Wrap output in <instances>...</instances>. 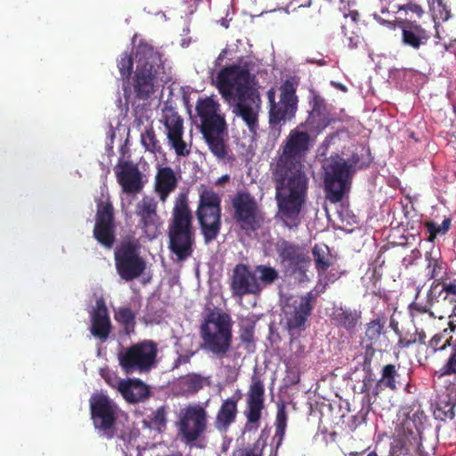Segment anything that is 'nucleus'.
<instances>
[{
  "mask_svg": "<svg viewBox=\"0 0 456 456\" xmlns=\"http://www.w3.org/2000/svg\"><path fill=\"white\" fill-rule=\"evenodd\" d=\"M254 76L247 64H232L224 67L216 77V86L227 102H236L235 112L254 134L256 131V111L254 110L256 89L253 86Z\"/></svg>",
  "mask_w": 456,
  "mask_h": 456,
  "instance_id": "1",
  "label": "nucleus"
},
{
  "mask_svg": "<svg viewBox=\"0 0 456 456\" xmlns=\"http://www.w3.org/2000/svg\"><path fill=\"white\" fill-rule=\"evenodd\" d=\"M274 179L279 216L285 226L296 228L300 223L299 213L308 188L305 171L303 168L276 166Z\"/></svg>",
  "mask_w": 456,
  "mask_h": 456,
  "instance_id": "2",
  "label": "nucleus"
},
{
  "mask_svg": "<svg viewBox=\"0 0 456 456\" xmlns=\"http://www.w3.org/2000/svg\"><path fill=\"white\" fill-rule=\"evenodd\" d=\"M196 112L200 120V133L211 153L219 160H230L229 147L224 142L227 124L220 104L211 97L200 98Z\"/></svg>",
  "mask_w": 456,
  "mask_h": 456,
  "instance_id": "3",
  "label": "nucleus"
},
{
  "mask_svg": "<svg viewBox=\"0 0 456 456\" xmlns=\"http://www.w3.org/2000/svg\"><path fill=\"white\" fill-rule=\"evenodd\" d=\"M194 245L192 214L186 197L182 195L175 200L168 224V248L175 255V262L181 263L192 256Z\"/></svg>",
  "mask_w": 456,
  "mask_h": 456,
  "instance_id": "4",
  "label": "nucleus"
},
{
  "mask_svg": "<svg viewBox=\"0 0 456 456\" xmlns=\"http://www.w3.org/2000/svg\"><path fill=\"white\" fill-rule=\"evenodd\" d=\"M136 69L132 86L135 98L145 101L151 97L158 86V78L163 69L161 55L145 41L135 47Z\"/></svg>",
  "mask_w": 456,
  "mask_h": 456,
  "instance_id": "5",
  "label": "nucleus"
},
{
  "mask_svg": "<svg viewBox=\"0 0 456 456\" xmlns=\"http://www.w3.org/2000/svg\"><path fill=\"white\" fill-rule=\"evenodd\" d=\"M279 102H275V92L271 88L267 92V98L270 103L269 110V131H262L258 137H266L265 149H272L281 135V126L287 121H290L297 110V96L296 95V86L293 82L286 80L281 86Z\"/></svg>",
  "mask_w": 456,
  "mask_h": 456,
  "instance_id": "6",
  "label": "nucleus"
},
{
  "mask_svg": "<svg viewBox=\"0 0 456 456\" xmlns=\"http://www.w3.org/2000/svg\"><path fill=\"white\" fill-rule=\"evenodd\" d=\"M358 162L359 158L356 155L345 159L338 154L331 155L322 161L327 198L331 202L340 201L344 194L348 191Z\"/></svg>",
  "mask_w": 456,
  "mask_h": 456,
  "instance_id": "7",
  "label": "nucleus"
},
{
  "mask_svg": "<svg viewBox=\"0 0 456 456\" xmlns=\"http://www.w3.org/2000/svg\"><path fill=\"white\" fill-rule=\"evenodd\" d=\"M200 337L205 349L224 355L232 343V318L220 309H211L200 325Z\"/></svg>",
  "mask_w": 456,
  "mask_h": 456,
  "instance_id": "8",
  "label": "nucleus"
},
{
  "mask_svg": "<svg viewBox=\"0 0 456 456\" xmlns=\"http://www.w3.org/2000/svg\"><path fill=\"white\" fill-rule=\"evenodd\" d=\"M158 344L144 339L124 348L118 354V364L124 373H149L157 366Z\"/></svg>",
  "mask_w": 456,
  "mask_h": 456,
  "instance_id": "9",
  "label": "nucleus"
},
{
  "mask_svg": "<svg viewBox=\"0 0 456 456\" xmlns=\"http://www.w3.org/2000/svg\"><path fill=\"white\" fill-rule=\"evenodd\" d=\"M221 198L212 189L204 188L200 191L196 216L205 243L215 240L221 229Z\"/></svg>",
  "mask_w": 456,
  "mask_h": 456,
  "instance_id": "10",
  "label": "nucleus"
},
{
  "mask_svg": "<svg viewBox=\"0 0 456 456\" xmlns=\"http://www.w3.org/2000/svg\"><path fill=\"white\" fill-rule=\"evenodd\" d=\"M141 244L136 239L123 240L114 253L118 274L126 281L142 276L147 267L146 261L140 256Z\"/></svg>",
  "mask_w": 456,
  "mask_h": 456,
  "instance_id": "11",
  "label": "nucleus"
},
{
  "mask_svg": "<svg viewBox=\"0 0 456 456\" xmlns=\"http://www.w3.org/2000/svg\"><path fill=\"white\" fill-rule=\"evenodd\" d=\"M90 413L98 434L110 440L117 435L116 422L119 408L108 395L94 394L90 400Z\"/></svg>",
  "mask_w": 456,
  "mask_h": 456,
  "instance_id": "12",
  "label": "nucleus"
},
{
  "mask_svg": "<svg viewBox=\"0 0 456 456\" xmlns=\"http://www.w3.org/2000/svg\"><path fill=\"white\" fill-rule=\"evenodd\" d=\"M314 142L305 130L295 127L285 141L277 166L304 169L303 162Z\"/></svg>",
  "mask_w": 456,
  "mask_h": 456,
  "instance_id": "13",
  "label": "nucleus"
},
{
  "mask_svg": "<svg viewBox=\"0 0 456 456\" xmlns=\"http://www.w3.org/2000/svg\"><path fill=\"white\" fill-rule=\"evenodd\" d=\"M208 413L200 404H190L180 411L178 431L188 444L197 441L207 430Z\"/></svg>",
  "mask_w": 456,
  "mask_h": 456,
  "instance_id": "14",
  "label": "nucleus"
},
{
  "mask_svg": "<svg viewBox=\"0 0 456 456\" xmlns=\"http://www.w3.org/2000/svg\"><path fill=\"white\" fill-rule=\"evenodd\" d=\"M276 250L285 273L288 275L298 273V279L303 281L310 265L307 251L303 247L283 239L276 243Z\"/></svg>",
  "mask_w": 456,
  "mask_h": 456,
  "instance_id": "15",
  "label": "nucleus"
},
{
  "mask_svg": "<svg viewBox=\"0 0 456 456\" xmlns=\"http://www.w3.org/2000/svg\"><path fill=\"white\" fill-rule=\"evenodd\" d=\"M233 210L232 218L236 224L247 234L256 229V202L255 198L245 191H239L231 196Z\"/></svg>",
  "mask_w": 456,
  "mask_h": 456,
  "instance_id": "16",
  "label": "nucleus"
},
{
  "mask_svg": "<svg viewBox=\"0 0 456 456\" xmlns=\"http://www.w3.org/2000/svg\"><path fill=\"white\" fill-rule=\"evenodd\" d=\"M97 205L94 237L107 248L115 242L114 208L109 198L95 200Z\"/></svg>",
  "mask_w": 456,
  "mask_h": 456,
  "instance_id": "17",
  "label": "nucleus"
},
{
  "mask_svg": "<svg viewBox=\"0 0 456 456\" xmlns=\"http://www.w3.org/2000/svg\"><path fill=\"white\" fill-rule=\"evenodd\" d=\"M158 202L150 196H144L136 204L135 215L139 218L138 227L149 240L160 234L162 222L157 213Z\"/></svg>",
  "mask_w": 456,
  "mask_h": 456,
  "instance_id": "18",
  "label": "nucleus"
},
{
  "mask_svg": "<svg viewBox=\"0 0 456 456\" xmlns=\"http://www.w3.org/2000/svg\"><path fill=\"white\" fill-rule=\"evenodd\" d=\"M167 129V138L170 148L177 156L185 157L191 152L190 148L183 140V119L172 108L163 110L161 120Z\"/></svg>",
  "mask_w": 456,
  "mask_h": 456,
  "instance_id": "19",
  "label": "nucleus"
},
{
  "mask_svg": "<svg viewBox=\"0 0 456 456\" xmlns=\"http://www.w3.org/2000/svg\"><path fill=\"white\" fill-rule=\"evenodd\" d=\"M315 300V295L310 291L300 297L299 301L293 306H287L284 309L286 327L291 336L301 330L310 315Z\"/></svg>",
  "mask_w": 456,
  "mask_h": 456,
  "instance_id": "20",
  "label": "nucleus"
},
{
  "mask_svg": "<svg viewBox=\"0 0 456 456\" xmlns=\"http://www.w3.org/2000/svg\"><path fill=\"white\" fill-rule=\"evenodd\" d=\"M117 181L126 194H135L143 187L142 175L136 164L120 161L116 169Z\"/></svg>",
  "mask_w": 456,
  "mask_h": 456,
  "instance_id": "21",
  "label": "nucleus"
},
{
  "mask_svg": "<svg viewBox=\"0 0 456 456\" xmlns=\"http://www.w3.org/2000/svg\"><path fill=\"white\" fill-rule=\"evenodd\" d=\"M231 280V290L234 297L241 298L248 294H256V276L247 265H236Z\"/></svg>",
  "mask_w": 456,
  "mask_h": 456,
  "instance_id": "22",
  "label": "nucleus"
},
{
  "mask_svg": "<svg viewBox=\"0 0 456 456\" xmlns=\"http://www.w3.org/2000/svg\"><path fill=\"white\" fill-rule=\"evenodd\" d=\"M91 334L101 342L108 340L112 330L109 311L103 298L96 300L95 306L90 312Z\"/></svg>",
  "mask_w": 456,
  "mask_h": 456,
  "instance_id": "23",
  "label": "nucleus"
},
{
  "mask_svg": "<svg viewBox=\"0 0 456 456\" xmlns=\"http://www.w3.org/2000/svg\"><path fill=\"white\" fill-rule=\"evenodd\" d=\"M119 393L126 402L136 403L150 396V388L139 379H127L120 382Z\"/></svg>",
  "mask_w": 456,
  "mask_h": 456,
  "instance_id": "24",
  "label": "nucleus"
},
{
  "mask_svg": "<svg viewBox=\"0 0 456 456\" xmlns=\"http://www.w3.org/2000/svg\"><path fill=\"white\" fill-rule=\"evenodd\" d=\"M438 288V285L433 287L428 294L429 305H434L436 302L444 310V314H449V317L456 316V284L449 283L444 284L439 292V297L443 296L442 299H435L434 292Z\"/></svg>",
  "mask_w": 456,
  "mask_h": 456,
  "instance_id": "25",
  "label": "nucleus"
},
{
  "mask_svg": "<svg viewBox=\"0 0 456 456\" xmlns=\"http://www.w3.org/2000/svg\"><path fill=\"white\" fill-rule=\"evenodd\" d=\"M329 121L325 112L315 103L307 119L297 127L305 130L315 140L316 136L328 126Z\"/></svg>",
  "mask_w": 456,
  "mask_h": 456,
  "instance_id": "26",
  "label": "nucleus"
},
{
  "mask_svg": "<svg viewBox=\"0 0 456 456\" xmlns=\"http://www.w3.org/2000/svg\"><path fill=\"white\" fill-rule=\"evenodd\" d=\"M429 38L427 31L419 24L407 22L402 28V41L403 45L415 50L419 49Z\"/></svg>",
  "mask_w": 456,
  "mask_h": 456,
  "instance_id": "27",
  "label": "nucleus"
},
{
  "mask_svg": "<svg viewBox=\"0 0 456 456\" xmlns=\"http://www.w3.org/2000/svg\"><path fill=\"white\" fill-rule=\"evenodd\" d=\"M177 184V180L173 169L170 167H164L159 169L156 175V191L164 200Z\"/></svg>",
  "mask_w": 456,
  "mask_h": 456,
  "instance_id": "28",
  "label": "nucleus"
},
{
  "mask_svg": "<svg viewBox=\"0 0 456 456\" xmlns=\"http://www.w3.org/2000/svg\"><path fill=\"white\" fill-rule=\"evenodd\" d=\"M237 413L236 402L232 399H226L222 403L215 422L218 430L226 431L230 425L235 421Z\"/></svg>",
  "mask_w": 456,
  "mask_h": 456,
  "instance_id": "29",
  "label": "nucleus"
},
{
  "mask_svg": "<svg viewBox=\"0 0 456 456\" xmlns=\"http://www.w3.org/2000/svg\"><path fill=\"white\" fill-rule=\"evenodd\" d=\"M333 320L338 326L353 331L362 318L361 311L339 307L333 312Z\"/></svg>",
  "mask_w": 456,
  "mask_h": 456,
  "instance_id": "30",
  "label": "nucleus"
},
{
  "mask_svg": "<svg viewBox=\"0 0 456 456\" xmlns=\"http://www.w3.org/2000/svg\"><path fill=\"white\" fill-rule=\"evenodd\" d=\"M203 377L197 373H189L180 377L177 382V386L183 395L196 394L203 387Z\"/></svg>",
  "mask_w": 456,
  "mask_h": 456,
  "instance_id": "31",
  "label": "nucleus"
},
{
  "mask_svg": "<svg viewBox=\"0 0 456 456\" xmlns=\"http://www.w3.org/2000/svg\"><path fill=\"white\" fill-rule=\"evenodd\" d=\"M385 318L375 319L366 325L365 338L370 342V346H379L380 344L381 336L385 333Z\"/></svg>",
  "mask_w": 456,
  "mask_h": 456,
  "instance_id": "32",
  "label": "nucleus"
},
{
  "mask_svg": "<svg viewBox=\"0 0 456 456\" xmlns=\"http://www.w3.org/2000/svg\"><path fill=\"white\" fill-rule=\"evenodd\" d=\"M115 320L123 327L126 335L134 333L135 330V314L130 307H119L115 314Z\"/></svg>",
  "mask_w": 456,
  "mask_h": 456,
  "instance_id": "33",
  "label": "nucleus"
},
{
  "mask_svg": "<svg viewBox=\"0 0 456 456\" xmlns=\"http://www.w3.org/2000/svg\"><path fill=\"white\" fill-rule=\"evenodd\" d=\"M315 267L319 272H325L331 265L330 249L325 244L315 245L313 248Z\"/></svg>",
  "mask_w": 456,
  "mask_h": 456,
  "instance_id": "34",
  "label": "nucleus"
},
{
  "mask_svg": "<svg viewBox=\"0 0 456 456\" xmlns=\"http://www.w3.org/2000/svg\"><path fill=\"white\" fill-rule=\"evenodd\" d=\"M256 365L253 368V377L252 381L249 387L248 397V411L247 413L248 420L250 423L256 422Z\"/></svg>",
  "mask_w": 456,
  "mask_h": 456,
  "instance_id": "35",
  "label": "nucleus"
},
{
  "mask_svg": "<svg viewBox=\"0 0 456 456\" xmlns=\"http://www.w3.org/2000/svg\"><path fill=\"white\" fill-rule=\"evenodd\" d=\"M142 144L145 147L146 151L151 153L161 152L162 147L158 140L153 127L151 126L146 128L141 134Z\"/></svg>",
  "mask_w": 456,
  "mask_h": 456,
  "instance_id": "36",
  "label": "nucleus"
},
{
  "mask_svg": "<svg viewBox=\"0 0 456 456\" xmlns=\"http://www.w3.org/2000/svg\"><path fill=\"white\" fill-rule=\"evenodd\" d=\"M398 376L399 374L394 364H387L383 367L382 377L379 380V383L392 390H395L397 388L396 378Z\"/></svg>",
  "mask_w": 456,
  "mask_h": 456,
  "instance_id": "37",
  "label": "nucleus"
},
{
  "mask_svg": "<svg viewBox=\"0 0 456 456\" xmlns=\"http://www.w3.org/2000/svg\"><path fill=\"white\" fill-rule=\"evenodd\" d=\"M167 425V411L165 407H159L152 412L150 418V427L159 432L163 431Z\"/></svg>",
  "mask_w": 456,
  "mask_h": 456,
  "instance_id": "38",
  "label": "nucleus"
},
{
  "mask_svg": "<svg viewBox=\"0 0 456 456\" xmlns=\"http://www.w3.org/2000/svg\"><path fill=\"white\" fill-rule=\"evenodd\" d=\"M276 433L275 436L278 437V444H280L281 441L282 440L285 429L287 426V413L285 411V406L283 404H281L278 406V411L276 415Z\"/></svg>",
  "mask_w": 456,
  "mask_h": 456,
  "instance_id": "39",
  "label": "nucleus"
},
{
  "mask_svg": "<svg viewBox=\"0 0 456 456\" xmlns=\"http://www.w3.org/2000/svg\"><path fill=\"white\" fill-rule=\"evenodd\" d=\"M430 7L434 12L436 19L446 21L450 18V11L448 10L444 0H429Z\"/></svg>",
  "mask_w": 456,
  "mask_h": 456,
  "instance_id": "40",
  "label": "nucleus"
},
{
  "mask_svg": "<svg viewBox=\"0 0 456 456\" xmlns=\"http://www.w3.org/2000/svg\"><path fill=\"white\" fill-rule=\"evenodd\" d=\"M133 65L132 55L127 53H123L118 62V67L123 78L128 79L133 69Z\"/></svg>",
  "mask_w": 456,
  "mask_h": 456,
  "instance_id": "41",
  "label": "nucleus"
},
{
  "mask_svg": "<svg viewBox=\"0 0 456 456\" xmlns=\"http://www.w3.org/2000/svg\"><path fill=\"white\" fill-rule=\"evenodd\" d=\"M259 280L265 284H271L278 279L277 271L269 266L258 265Z\"/></svg>",
  "mask_w": 456,
  "mask_h": 456,
  "instance_id": "42",
  "label": "nucleus"
},
{
  "mask_svg": "<svg viewBox=\"0 0 456 456\" xmlns=\"http://www.w3.org/2000/svg\"><path fill=\"white\" fill-rule=\"evenodd\" d=\"M442 370L444 375L456 374V347L452 349V353Z\"/></svg>",
  "mask_w": 456,
  "mask_h": 456,
  "instance_id": "43",
  "label": "nucleus"
},
{
  "mask_svg": "<svg viewBox=\"0 0 456 456\" xmlns=\"http://www.w3.org/2000/svg\"><path fill=\"white\" fill-rule=\"evenodd\" d=\"M240 338L245 342H251L254 338V325H242L240 330Z\"/></svg>",
  "mask_w": 456,
  "mask_h": 456,
  "instance_id": "44",
  "label": "nucleus"
},
{
  "mask_svg": "<svg viewBox=\"0 0 456 456\" xmlns=\"http://www.w3.org/2000/svg\"><path fill=\"white\" fill-rule=\"evenodd\" d=\"M106 382L113 388H116L119 392L120 382H122V379L117 377L115 373L107 374L104 377Z\"/></svg>",
  "mask_w": 456,
  "mask_h": 456,
  "instance_id": "45",
  "label": "nucleus"
},
{
  "mask_svg": "<svg viewBox=\"0 0 456 456\" xmlns=\"http://www.w3.org/2000/svg\"><path fill=\"white\" fill-rule=\"evenodd\" d=\"M193 355V353L180 354L177 359L174 362V368H178L180 365L188 363L191 361V357Z\"/></svg>",
  "mask_w": 456,
  "mask_h": 456,
  "instance_id": "46",
  "label": "nucleus"
},
{
  "mask_svg": "<svg viewBox=\"0 0 456 456\" xmlns=\"http://www.w3.org/2000/svg\"><path fill=\"white\" fill-rule=\"evenodd\" d=\"M432 266L431 277L436 278L443 269L442 265L437 260H430L428 267Z\"/></svg>",
  "mask_w": 456,
  "mask_h": 456,
  "instance_id": "47",
  "label": "nucleus"
},
{
  "mask_svg": "<svg viewBox=\"0 0 456 456\" xmlns=\"http://www.w3.org/2000/svg\"><path fill=\"white\" fill-rule=\"evenodd\" d=\"M411 313L413 314V312H418L419 314H422V313H429V315L431 317H435L434 314L430 311H428V307L426 305H421L419 304H417V303H413L411 305Z\"/></svg>",
  "mask_w": 456,
  "mask_h": 456,
  "instance_id": "48",
  "label": "nucleus"
},
{
  "mask_svg": "<svg viewBox=\"0 0 456 456\" xmlns=\"http://www.w3.org/2000/svg\"><path fill=\"white\" fill-rule=\"evenodd\" d=\"M450 224H451V221L450 219H444L441 224V226H439V228L437 229V232L439 233H445L449 228H450Z\"/></svg>",
  "mask_w": 456,
  "mask_h": 456,
  "instance_id": "49",
  "label": "nucleus"
},
{
  "mask_svg": "<svg viewBox=\"0 0 456 456\" xmlns=\"http://www.w3.org/2000/svg\"><path fill=\"white\" fill-rule=\"evenodd\" d=\"M409 9L411 12H416L419 16H420L423 12L422 8L418 4H411L409 5Z\"/></svg>",
  "mask_w": 456,
  "mask_h": 456,
  "instance_id": "50",
  "label": "nucleus"
},
{
  "mask_svg": "<svg viewBox=\"0 0 456 456\" xmlns=\"http://www.w3.org/2000/svg\"><path fill=\"white\" fill-rule=\"evenodd\" d=\"M258 414L260 413V409L262 408V400L260 398L261 395L264 393V388L260 384L258 383Z\"/></svg>",
  "mask_w": 456,
  "mask_h": 456,
  "instance_id": "51",
  "label": "nucleus"
},
{
  "mask_svg": "<svg viewBox=\"0 0 456 456\" xmlns=\"http://www.w3.org/2000/svg\"><path fill=\"white\" fill-rule=\"evenodd\" d=\"M229 179H230L229 175H222L221 177H219L216 183L217 185H222V184L227 183L229 181Z\"/></svg>",
  "mask_w": 456,
  "mask_h": 456,
  "instance_id": "52",
  "label": "nucleus"
},
{
  "mask_svg": "<svg viewBox=\"0 0 456 456\" xmlns=\"http://www.w3.org/2000/svg\"><path fill=\"white\" fill-rule=\"evenodd\" d=\"M418 341L421 344H424L425 343V339H426V334L423 330L418 332Z\"/></svg>",
  "mask_w": 456,
  "mask_h": 456,
  "instance_id": "53",
  "label": "nucleus"
},
{
  "mask_svg": "<svg viewBox=\"0 0 456 456\" xmlns=\"http://www.w3.org/2000/svg\"><path fill=\"white\" fill-rule=\"evenodd\" d=\"M332 139H333L332 136L326 137V139L322 142L321 148H324L326 150Z\"/></svg>",
  "mask_w": 456,
  "mask_h": 456,
  "instance_id": "54",
  "label": "nucleus"
},
{
  "mask_svg": "<svg viewBox=\"0 0 456 456\" xmlns=\"http://www.w3.org/2000/svg\"><path fill=\"white\" fill-rule=\"evenodd\" d=\"M240 456H256V454H255L254 452H246L241 453Z\"/></svg>",
  "mask_w": 456,
  "mask_h": 456,
  "instance_id": "55",
  "label": "nucleus"
},
{
  "mask_svg": "<svg viewBox=\"0 0 456 456\" xmlns=\"http://www.w3.org/2000/svg\"><path fill=\"white\" fill-rule=\"evenodd\" d=\"M168 456H183V455L182 454V452H177L176 453H174V454H171V455H168Z\"/></svg>",
  "mask_w": 456,
  "mask_h": 456,
  "instance_id": "56",
  "label": "nucleus"
},
{
  "mask_svg": "<svg viewBox=\"0 0 456 456\" xmlns=\"http://www.w3.org/2000/svg\"><path fill=\"white\" fill-rule=\"evenodd\" d=\"M338 86L342 89L343 91H346V87L342 85H338Z\"/></svg>",
  "mask_w": 456,
  "mask_h": 456,
  "instance_id": "57",
  "label": "nucleus"
},
{
  "mask_svg": "<svg viewBox=\"0 0 456 456\" xmlns=\"http://www.w3.org/2000/svg\"><path fill=\"white\" fill-rule=\"evenodd\" d=\"M367 456H377L376 452H371Z\"/></svg>",
  "mask_w": 456,
  "mask_h": 456,
  "instance_id": "58",
  "label": "nucleus"
},
{
  "mask_svg": "<svg viewBox=\"0 0 456 456\" xmlns=\"http://www.w3.org/2000/svg\"><path fill=\"white\" fill-rule=\"evenodd\" d=\"M256 299H255V300L253 301V304H252V305H253V306H254V305H256Z\"/></svg>",
  "mask_w": 456,
  "mask_h": 456,
  "instance_id": "59",
  "label": "nucleus"
},
{
  "mask_svg": "<svg viewBox=\"0 0 456 456\" xmlns=\"http://www.w3.org/2000/svg\"><path fill=\"white\" fill-rule=\"evenodd\" d=\"M454 111L456 112V106H454Z\"/></svg>",
  "mask_w": 456,
  "mask_h": 456,
  "instance_id": "60",
  "label": "nucleus"
}]
</instances>
